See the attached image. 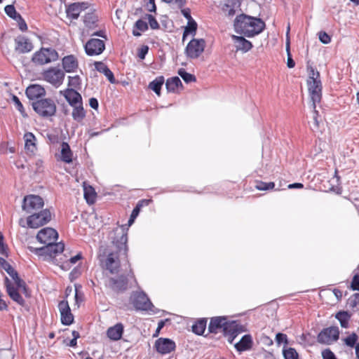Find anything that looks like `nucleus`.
I'll return each mask as SVG.
<instances>
[{
	"mask_svg": "<svg viewBox=\"0 0 359 359\" xmlns=\"http://www.w3.org/2000/svg\"><path fill=\"white\" fill-rule=\"evenodd\" d=\"M265 26V22L262 19L243 13L237 15L233 22L236 32L248 38L262 33Z\"/></svg>",
	"mask_w": 359,
	"mask_h": 359,
	"instance_id": "f257e3e1",
	"label": "nucleus"
},
{
	"mask_svg": "<svg viewBox=\"0 0 359 359\" xmlns=\"http://www.w3.org/2000/svg\"><path fill=\"white\" fill-rule=\"evenodd\" d=\"M208 330L211 333H223L229 336L228 341L232 343L234 338L241 331V326L236 321H229L224 316H217L210 319Z\"/></svg>",
	"mask_w": 359,
	"mask_h": 359,
	"instance_id": "f03ea898",
	"label": "nucleus"
},
{
	"mask_svg": "<svg viewBox=\"0 0 359 359\" xmlns=\"http://www.w3.org/2000/svg\"><path fill=\"white\" fill-rule=\"evenodd\" d=\"M309 78L307 79L308 90L312 101L313 109L316 108V104L319 103L322 97V83L320 79V73L313 67H307Z\"/></svg>",
	"mask_w": 359,
	"mask_h": 359,
	"instance_id": "7ed1b4c3",
	"label": "nucleus"
},
{
	"mask_svg": "<svg viewBox=\"0 0 359 359\" xmlns=\"http://www.w3.org/2000/svg\"><path fill=\"white\" fill-rule=\"evenodd\" d=\"M128 229L123 226L115 228L110 233V238L111 239L112 244L114 248L118 250L121 255L126 256L128 252Z\"/></svg>",
	"mask_w": 359,
	"mask_h": 359,
	"instance_id": "20e7f679",
	"label": "nucleus"
},
{
	"mask_svg": "<svg viewBox=\"0 0 359 359\" xmlns=\"http://www.w3.org/2000/svg\"><path fill=\"white\" fill-rule=\"evenodd\" d=\"M32 106L34 111L43 118L53 116L56 113V104L50 98L35 100L32 102Z\"/></svg>",
	"mask_w": 359,
	"mask_h": 359,
	"instance_id": "39448f33",
	"label": "nucleus"
},
{
	"mask_svg": "<svg viewBox=\"0 0 359 359\" xmlns=\"http://www.w3.org/2000/svg\"><path fill=\"white\" fill-rule=\"evenodd\" d=\"M57 58L58 53L55 49L42 48L34 54L32 60L37 65H45L56 61Z\"/></svg>",
	"mask_w": 359,
	"mask_h": 359,
	"instance_id": "423d86ee",
	"label": "nucleus"
},
{
	"mask_svg": "<svg viewBox=\"0 0 359 359\" xmlns=\"http://www.w3.org/2000/svg\"><path fill=\"white\" fill-rule=\"evenodd\" d=\"M206 43L203 39H191L185 48L184 53L189 59H196L203 53Z\"/></svg>",
	"mask_w": 359,
	"mask_h": 359,
	"instance_id": "0eeeda50",
	"label": "nucleus"
},
{
	"mask_svg": "<svg viewBox=\"0 0 359 359\" xmlns=\"http://www.w3.org/2000/svg\"><path fill=\"white\" fill-rule=\"evenodd\" d=\"M130 302L136 310H151L152 303L143 292H133L130 297Z\"/></svg>",
	"mask_w": 359,
	"mask_h": 359,
	"instance_id": "6e6552de",
	"label": "nucleus"
},
{
	"mask_svg": "<svg viewBox=\"0 0 359 359\" xmlns=\"http://www.w3.org/2000/svg\"><path fill=\"white\" fill-rule=\"evenodd\" d=\"M51 219L49 210L45 209L39 213H34L27 217V225L30 228L36 229L47 224Z\"/></svg>",
	"mask_w": 359,
	"mask_h": 359,
	"instance_id": "1a4fd4ad",
	"label": "nucleus"
},
{
	"mask_svg": "<svg viewBox=\"0 0 359 359\" xmlns=\"http://www.w3.org/2000/svg\"><path fill=\"white\" fill-rule=\"evenodd\" d=\"M126 258H127V255L126 256L121 255L118 252V250L115 248L107 255V257L105 261L106 269L111 273H118V269L120 267L121 259H126Z\"/></svg>",
	"mask_w": 359,
	"mask_h": 359,
	"instance_id": "9d476101",
	"label": "nucleus"
},
{
	"mask_svg": "<svg viewBox=\"0 0 359 359\" xmlns=\"http://www.w3.org/2000/svg\"><path fill=\"white\" fill-rule=\"evenodd\" d=\"M339 337V330L338 327H330L323 329L318 335L317 341L323 344H331L338 340Z\"/></svg>",
	"mask_w": 359,
	"mask_h": 359,
	"instance_id": "9b49d317",
	"label": "nucleus"
},
{
	"mask_svg": "<svg viewBox=\"0 0 359 359\" xmlns=\"http://www.w3.org/2000/svg\"><path fill=\"white\" fill-rule=\"evenodd\" d=\"M65 76L63 70L55 67L49 68L43 73L45 81L55 87H59L62 83Z\"/></svg>",
	"mask_w": 359,
	"mask_h": 359,
	"instance_id": "f8f14e48",
	"label": "nucleus"
},
{
	"mask_svg": "<svg viewBox=\"0 0 359 359\" xmlns=\"http://www.w3.org/2000/svg\"><path fill=\"white\" fill-rule=\"evenodd\" d=\"M43 198L36 195H29L24 198L22 208L27 213L41 209L43 207Z\"/></svg>",
	"mask_w": 359,
	"mask_h": 359,
	"instance_id": "ddd939ff",
	"label": "nucleus"
},
{
	"mask_svg": "<svg viewBox=\"0 0 359 359\" xmlns=\"http://www.w3.org/2000/svg\"><path fill=\"white\" fill-rule=\"evenodd\" d=\"M58 238L57 232L53 228L46 227L41 229L36 235V239L46 245L56 242Z\"/></svg>",
	"mask_w": 359,
	"mask_h": 359,
	"instance_id": "4468645a",
	"label": "nucleus"
},
{
	"mask_svg": "<svg viewBox=\"0 0 359 359\" xmlns=\"http://www.w3.org/2000/svg\"><path fill=\"white\" fill-rule=\"evenodd\" d=\"M105 45L102 40L91 39L85 45V50L88 55H97L104 50Z\"/></svg>",
	"mask_w": 359,
	"mask_h": 359,
	"instance_id": "2eb2a0df",
	"label": "nucleus"
},
{
	"mask_svg": "<svg viewBox=\"0 0 359 359\" xmlns=\"http://www.w3.org/2000/svg\"><path fill=\"white\" fill-rule=\"evenodd\" d=\"M58 309L60 313L61 322L63 325H69L74 322V316L71 312L68 302L62 300L58 304Z\"/></svg>",
	"mask_w": 359,
	"mask_h": 359,
	"instance_id": "dca6fc26",
	"label": "nucleus"
},
{
	"mask_svg": "<svg viewBox=\"0 0 359 359\" xmlns=\"http://www.w3.org/2000/svg\"><path fill=\"white\" fill-rule=\"evenodd\" d=\"M156 351L161 354H167L174 351L175 348V343L166 338H159L155 342Z\"/></svg>",
	"mask_w": 359,
	"mask_h": 359,
	"instance_id": "f3484780",
	"label": "nucleus"
},
{
	"mask_svg": "<svg viewBox=\"0 0 359 359\" xmlns=\"http://www.w3.org/2000/svg\"><path fill=\"white\" fill-rule=\"evenodd\" d=\"M107 285L115 292H123L128 288V279L124 276L110 278L108 280Z\"/></svg>",
	"mask_w": 359,
	"mask_h": 359,
	"instance_id": "a211bd4d",
	"label": "nucleus"
},
{
	"mask_svg": "<svg viewBox=\"0 0 359 359\" xmlns=\"http://www.w3.org/2000/svg\"><path fill=\"white\" fill-rule=\"evenodd\" d=\"M87 8L88 4L86 2L74 3L68 6L66 13L69 18L76 20L79 18L80 13Z\"/></svg>",
	"mask_w": 359,
	"mask_h": 359,
	"instance_id": "6ab92c4d",
	"label": "nucleus"
},
{
	"mask_svg": "<svg viewBox=\"0 0 359 359\" xmlns=\"http://www.w3.org/2000/svg\"><path fill=\"white\" fill-rule=\"evenodd\" d=\"M66 100L71 106L76 105L82 102L81 95L73 88H67L63 91H60Z\"/></svg>",
	"mask_w": 359,
	"mask_h": 359,
	"instance_id": "aec40b11",
	"label": "nucleus"
},
{
	"mask_svg": "<svg viewBox=\"0 0 359 359\" xmlns=\"http://www.w3.org/2000/svg\"><path fill=\"white\" fill-rule=\"evenodd\" d=\"M232 39L234 42L236 51L246 53L252 49V43L245 39L243 36L232 35Z\"/></svg>",
	"mask_w": 359,
	"mask_h": 359,
	"instance_id": "412c9836",
	"label": "nucleus"
},
{
	"mask_svg": "<svg viewBox=\"0 0 359 359\" xmlns=\"http://www.w3.org/2000/svg\"><path fill=\"white\" fill-rule=\"evenodd\" d=\"M62 65L64 70L67 73L74 72L79 67L78 60L73 55L64 57L62 60Z\"/></svg>",
	"mask_w": 359,
	"mask_h": 359,
	"instance_id": "4be33fe9",
	"label": "nucleus"
},
{
	"mask_svg": "<svg viewBox=\"0 0 359 359\" xmlns=\"http://www.w3.org/2000/svg\"><path fill=\"white\" fill-rule=\"evenodd\" d=\"M26 95L29 100H37L46 95L45 89L40 85L33 84L26 89Z\"/></svg>",
	"mask_w": 359,
	"mask_h": 359,
	"instance_id": "5701e85b",
	"label": "nucleus"
},
{
	"mask_svg": "<svg viewBox=\"0 0 359 359\" xmlns=\"http://www.w3.org/2000/svg\"><path fill=\"white\" fill-rule=\"evenodd\" d=\"M15 50L19 53L30 52L33 49V45L29 40L24 36L15 39Z\"/></svg>",
	"mask_w": 359,
	"mask_h": 359,
	"instance_id": "b1692460",
	"label": "nucleus"
},
{
	"mask_svg": "<svg viewBox=\"0 0 359 359\" xmlns=\"http://www.w3.org/2000/svg\"><path fill=\"white\" fill-rule=\"evenodd\" d=\"M65 245L62 243H52L43 248H39V250L41 251L42 253L48 254L50 257L55 256L58 253L63 252Z\"/></svg>",
	"mask_w": 359,
	"mask_h": 359,
	"instance_id": "393cba45",
	"label": "nucleus"
},
{
	"mask_svg": "<svg viewBox=\"0 0 359 359\" xmlns=\"http://www.w3.org/2000/svg\"><path fill=\"white\" fill-rule=\"evenodd\" d=\"M123 330L124 327L123 324L118 323L107 329V335L111 340L118 341L122 337Z\"/></svg>",
	"mask_w": 359,
	"mask_h": 359,
	"instance_id": "a878e982",
	"label": "nucleus"
},
{
	"mask_svg": "<svg viewBox=\"0 0 359 359\" xmlns=\"http://www.w3.org/2000/svg\"><path fill=\"white\" fill-rule=\"evenodd\" d=\"M25 148L27 152L34 154L36 151V139L33 133H26L24 135Z\"/></svg>",
	"mask_w": 359,
	"mask_h": 359,
	"instance_id": "bb28decb",
	"label": "nucleus"
},
{
	"mask_svg": "<svg viewBox=\"0 0 359 359\" xmlns=\"http://www.w3.org/2000/svg\"><path fill=\"white\" fill-rule=\"evenodd\" d=\"M252 344V341L251 336L250 334H245L234 346L238 352H242L250 349Z\"/></svg>",
	"mask_w": 359,
	"mask_h": 359,
	"instance_id": "cd10ccee",
	"label": "nucleus"
},
{
	"mask_svg": "<svg viewBox=\"0 0 359 359\" xmlns=\"http://www.w3.org/2000/svg\"><path fill=\"white\" fill-rule=\"evenodd\" d=\"M95 67L100 73H103L108 79L110 83H114L116 80L112 72L102 62H95Z\"/></svg>",
	"mask_w": 359,
	"mask_h": 359,
	"instance_id": "c85d7f7f",
	"label": "nucleus"
},
{
	"mask_svg": "<svg viewBox=\"0 0 359 359\" xmlns=\"http://www.w3.org/2000/svg\"><path fill=\"white\" fill-rule=\"evenodd\" d=\"M60 159L67 163H69L72 161V152L70 149V147L65 142L61 144Z\"/></svg>",
	"mask_w": 359,
	"mask_h": 359,
	"instance_id": "c756f323",
	"label": "nucleus"
},
{
	"mask_svg": "<svg viewBox=\"0 0 359 359\" xmlns=\"http://www.w3.org/2000/svg\"><path fill=\"white\" fill-rule=\"evenodd\" d=\"M6 290L10 297L17 302L18 304L23 306L25 304V300L21 297L19 291L13 285H7Z\"/></svg>",
	"mask_w": 359,
	"mask_h": 359,
	"instance_id": "7c9ffc66",
	"label": "nucleus"
},
{
	"mask_svg": "<svg viewBox=\"0 0 359 359\" xmlns=\"http://www.w3.org/2000/svg\"><path fill=\"white\" fill-rule=\"evenodd\" d=\"M73 107L72 117L74 121L81 122L86 116V112L83 107V103L81 102L76 105L72 106Z\"/></svg>",
	"mask_w": 359,
	"mask_h": 359,
	"instance_id": "2f4dec72",
	"label": "nucleus"
},
{
	"mask_svg": "<svg viewBox=\"0 0 359 359\" xmlns=\"http://www.w3.org/2000/svg\"><path fill=\"white\" fill-rule=\"evenodd\" d=\"M166 89L168 92H175L179 88L182 87L181 80L177 76L168 79L165 83Z\"/></svg>",
	"mask_w": 359,
	"mask_h": 359,
	"instance_id": "473e14b6",
	"label": "nucleus"
},
{
	"mask_svg": "<svg viewBox=\"0 0 359 359\" xmlns=\"http://www.w3.org/2000/svg\"><path fill=\"white\" fill-rule=\"evenodd\" d=\"M197 27V23L194 20L188 21V25L187 27H185L183 32L182 41H185L186 37L189 34H191V36H194L196 34Z\"/></svg>",
	"mask_w": 359,
	"mask_h": 359,
	"instance_id": "72a5a7b5",
	"label": "nucleus"
},
{
	"mask_svg": "<svg viewBox=\"0 0 359 359\" xmlns=\"http://www.w3.org/2000/svg\"><path fill=\"white\" fill-rule=\"evenodd\" d=\"M83 22L89 29H93L97 27V16L94 13H88L83 18Z\"/></svg>",
	"mask_w": 359,
	"mask_h": 359,
	"instance_id": "f704fd0d",
	"label": "nucleus"
},
{
	"mask_svg": "<svg viewBox=\"0 0 359 359\" xmlns=\"http://www.w3.org/2000/svg\"><path fill=\"white\" fill-rule=\"evenodd\" d=\"M163 83V76H158L149 84V88L159 96L161 95V89Z\"/></svg>",
	"mask_w": 359,
	"mask_h": 359,
	"instance_id": "c9c22d12",
	"label": "nucleus"
},
{
	"mask_svg": "<svg viewBox=\"0 0 359 359\" xmlns=\"http://www.w3.org/2000/svg\"><path fill=\"white\" fill-rule=\"evenodd\" d=\"M207 324V320L205 318L200 319L197 320L193 325H192V331L196 334L201 335L203 334Z\"/></svg>",
	"mask_w": 359,
	"mask_h": 359,
	"instance_id": "e433bc0d",
	"label": "nucleus"
},
{
	"mask_svg": "<svg viewBox=\"0 0 359 359\" xmlns=\"http://www.w3.org/2000/svg\"><path fill=\"white\" fill-rule=\"evenodd\" d=\"M84 198L88 204H93L95 203L96 193L92 187H84Z\"/></svg>",
	"mask_w": 359,
	"mask_h": 359,
	"instance_id": "4c0bfd02",
	"label": "nucleus"
},
{
	"mask_svg": "<svg viewBox=\"0 0 359 359\" xmlns=\"http://www.w3.org/2000/svg\"><path fill=\"white\" fill-rule=\"evenodd\" d=\"M335 317L339 321L342 327L347 328L348 327V321L351 316L348 312L339 311L336 314Z\"/></svg>",
	"mask_w": 359,
	"mask_h": 359,
	"instance_id": "58836bf2",
	"label": "nucleus"
},
{
	"mask_svg": "<svg viewBox=\"0 0 359 359\" xmlns=\"http://www.w3.org/2000/svg\"><path fill=\"white\" fill-rule=\"evenodd\" d=\"M342 341L346 346L350 348H353L354 346L359 341V337L356 333L352 332L346 337L344 338Z\"/></svg>",
	"mask_w": 359,
	"mask_h": 359,
	"instance_id": "ea45409f",
	"label": "nucleus"
},
{
	"mask_svg": "<svg viewBox=\"0 0 359 359\" xmlns=\"http://www.w3.org/2000/svg\"><path fill=\"white\" fill-rule=\"evenodd\" d=\"M0 264L12 278H17V271L4 258L0 257Z\"/></svg>",
	"mask_w": 359,
	"mask_h": 359,
	"instance_id": "a19ab883",
	"label": "nucleus"
},
{
	"mask_svg": "<svg viewBox=\"0 0 359 359\" xmlns=\"http://www.w3.org/2000/svg\"><path fill=\"white\" fill-rule=\"evenodd\" d=\"M147 23L142 20H138L135 24V28L133 30V34L135 36H139L141 35V34L137 30L140 32H144L147 30Z\"/></svg>",
	"mask_w": 359,
	"mask_h": 359,
	"instance_id": "79ce46f5",
	"label": "nucleus"
},
{
	"mask_svg": "<svg viewBox=\"0 0 359 359\" xmlns=\"http://www.w3.org/2000/svg\"><path fill=\"white\" fill-rule=\"evenodd\" d=\"M284 359H299V355L294 348L284 347L283 349Z\"/></svg>",
	"mask_w": 359,
	"mask_h": 359,
	"instance_id": "37998d69",
	"label": "nucleus"
},
{
	"mask_svg": "<svg viewBox=\"0 0 359 359\" xmlns=\"http://www.w3.org/2000/svg\"><path fill=\"white\" fill-rule=\"evenodd\" d=\"M178 74L186 83H191L196 81L195 76L187 72L183 68H181L178 70Z\"/></svg>",
	"mask_w": 359,
	"mask_h": 359,
	"instance_id": "c03bdc74",
	"label": "nucleus"
},
{
	"mask_svg": "<svg viewBox=\"0 0 359 359\" xmlns=\"http://www.w3.org/2000/svg\"><path fill=\"white\" fill-rule=\"evenodd\" d=\"M6 13L11 18L18 20L21 19V15L15 11V7L13 5H8L5 7Z\"/></svg>",
	"mask_w": 359,
	"mask_h": 359,
	"instance_id": "a18cd8bd",
	"label": "nucleus"
},
{
	"mask_svg": "<svg viewBox=\"0 0 359 359\" xmlns=\"http://www.w3.org/2000/svg\"><path fill=\"white\" fill-rule=\"evenodd\" d=\"M274 187L275 184L273 182H264L262 181L257 182L255 184L256 189L262 191L273 189Z\"/></svg>",
	"mask_w": 359,
	"mask_h": 359,
	"instance_id": "49530a36",
	"label": "nucleus"
},
{
	"mask_svg": "<svg viewBox=\"0 0 359 359\" xmlns=\"http://www.w3.org/2000/svg\"><path fill=\"white\" fill-rule=\"evenodd\" d=\"M348 304L352 309L357 308L359 306V293H355L349 299Z\"/></svg>",
	"mask_w": 359,
	"mask_h": 359,
	"instance_id": "de8ad7c7",
	"label": "nucleus"
},
{
	"mask_svg": "<svg viewBox=\"0 0 359 359\" xmlns=\"http://www.w3.org/2000/svg\"><path fill=\"white\" fill-rule=\"evenodd\" d=\"M68 86L72 88H79L81 85V78L76 75L74 76H69Z\"/></svg>",
	"mask_w": 359,
	"mask_h": 359,
	"instance_id": "09e8293b",
	"label": "nucleus"
},
{
	"mask_svg": "<svg viewBox=\"0 0 359 359\" xmlns=\"http://www.w3.org/2000/svg\"><path fill=\"white\" fill-rule=\"evenodd\" d=\"M81 253H79L77 254L76 255L71 257L68 262H65L63 264V265L62 266V269H69V264H76L79 260H80L81 259Z\"/></svg>",
	"mask_w": 359,
	"mask_h": 359,
	"instance_id": "8fccbe9b",
	"label": "nucleus"
},
{
	"mask_svg": "<svg viewBox=\"0 0 359 359\" xmlns=\"http://www.w3.org/2000/svg\"><path fill=\"white\" fill-rule=\"evenodd\" d=\"M318 111L315 109H313V123L311 126V129L315 131L318 130L319 128V121H318Z\"/></svg>",
	"mask_w": 359,
	"mask_h": 359,
	"instance_id": "3c124183",
	"label": "nucleus"
},
{
	"mask_svg": "<svg viewBox=\"0 0 359 359\" xmlns=\"http://www.w3.org/2000/svg\"><path fill=\"white\" fill-rule=\"evenodd\" d=\"M140 209H141V203H137L130 215V217L128 220L129 225H131L133 223L134 219L138 215V214L140 211Z\"/></svg>",
	"mask_w": 359,
	"mask_h": 359,
	"instance_id": "603ef678",
	"label": "nucleus"
},
{
	"mask_svg": "<svg viewBox=\"0 0 359 359\" xmlns=\"http://www.w3.org/2000/svg\"><path fill=\"white\" fill-rule=\"evenodd\" d=\"M276 342L278 345H280L281 343H284L285 345L288 344L287 335L280 332L277 333L276 335Z\"/></svg>",
	"mask_w": 359,
	"mask_h": 359,
	"instance_id": "864d4df0",
	"label": "nucleus"
},
{
	"mask_svg": "<svg viewBox=\"0 0 359 359\" xmlns=\"http://www.w3.org/2000/svg\"><path fill=\"white\" fill-rule=\"evenodd\" d=\"M147 18L149 21V26L151 29H157L159 28V24L153 15L147 14Z\"/></svg>",
	"mask_w": 359,
	"mask_h": 359,
	"instance_id": "5fc2aeb1",
	"label": "nucleus"
},
{
	"mask_svg": "<svg viewBox=\"0 0 359 359\" xmlns=\"http://www.w3.org/2000/svg\"><path fill=\"white\" fill-rule=\"evenodd\" d=\"M286 50L287 52V65L289 68H293L295 65L294 61L292 60L290 53V41L287 40V44H286Z\"/></svg>",
	"mask_w": 359,
	"mask_h": 359,
	"instance_id": "6e6d98bb",
	"label": "nucleus"
},
{
	"mask_svg": "<svg viewBox=\"0 0 359 359\" xmlns=\"http://www.w3.org/2000/svg\"><path fill=\"white\" fill-rule=\"evenodd\" d=\"M0 254L8 257V247L4 244V236L1 233H0Z\"/></svg>",
	"mask_w": 359,
	"mask_h": 359,
	"instance_id": "4d7b16f0",
	"label": "nucleus"
},
{
	"mask_svg": "<svg viewBox=\"0 0 359 359\" xmlns=\"http://www.w3.org/2000/svg\"><path fill=\"white\" fill-rule=\"evenodd\" d=\"M222 11L225 13V15L228 16H233L235 15L236 13L234 8L228 4H224L223 6Z\"/></svg>",
	"mask_w": 359,
	"mask_h": 359,
	"instance_id": "13d9d810",
	"label": "nucleus"
},
{
	"mask_svg": "<svg viewBox=\"0 0 359 359\" xmlns=\"http://www.w3.org/2000/svg\"><path fill=\"white\" fill-rule=\"evenodd\" d=\"M319 40L324 44H328L331 41L330 36L325 32L318 33Z\"/></svg>",
	"mask_w": 359,
	"mask_h": 359,
	"instance_id": "bf43d9fd",
	"label": "nucleus"
},
{
	"mask_svg": "<svg viewBox=\"0 0 359 359\" xmlns=\"http://www.w3.org/2000/svg\"><path fill=\"white\" fill-rule=\"evenodd\" d=\"M13 101L17 108V109L22 114L24 115V113H25V109H24V107H23V105L21 103V102L20 101L19 98L15 96V95H13Z\"/></svg>",
	"mask_w": 359,
	"mask_h": 359,
	"instance_id": "052dcab7",
	"label": "nucleus"
},
{
	"mask_svg": "<svg viewBox=\"0 0 359 359\" xmlns=\"http://www.w3.org/2000/svg\"><path fill=\"white\" fill-rule=\"evenodd\" d=\"M351 287L353 290H359V275H354L352 281Z\"/></svg>",
	"mask_w": 359,
	"mask_h": 359,
	"instance_id": "680f3d73",
	"label": "nucleus"
},
{
	"mask_svg": "<svg viewBox=\"0 0 359 359\" xmlns=\"http://www.w3.org/2000/svg\"><path fill=\"white\" fill-rule=\"evenodd\" d=\"M323 359H337L334 354L330 350L325 349L322 352Z\"/></svg>",
	"mask_w": 359,
	"mask_h": 359,
	"instance_id": "e2e57ef3",
	"label": "nucleus"
},
{
	"mask_svg": "<svg viewBox=\"0 0 359 359\" xmlns=\"http://www.w3.org/2000/svg\"><path fill=\"white\" fill-rule=\"evenodd\" d=\"M149 48L147 46H142L138 51V57L143 60L145 58L147 53H148Z\"/></svg>",
	"mask_w": 359,
	"mask_h": 359,
	"instance_id": "0e129e2a",
	"label": "nucleus"
},
{
	"mask_svg": "<svg viewBox=\"0 0 359 359\" xmlns=\"http://www.w3.org/2000/svg\"><path fill=\"white\" fill-rule=\"evenodd\" d=\"M13 279L15 281V285H17L16 289L18 290H20L21 287H22L23 286H25L26 285L25 281L19 278L18 274H17V278H13Z\"/></svg>",
	"mask_w": 359,
	"mask_h": 359,
	"instance_id": "69168bd1",
	"label": "nucleus"
},
{
	"mask_svg": "<svg viewBox=\"0 0 359 359\" xmlns=\"http://www.w3.org/2000/svg\"><path fill=\"white\" fill-rule=\"evenodd\" d=\"M147 9L150 12H156V7L154 0H149L148 4H147Z\"/></svg>",
	"mask_w": 359,
	"mask_h": 359,
	"instance_id": "338daca9",
	"label": "nucleus"
},
{
	"mask_svg": "<svg viewBox=\"0 0 359 359\" xmlns=\"http://www.w3.org/2000/svg\"><path fill=\"white\" fill-rule=\"evenodd\" d=\"M182 15H184V17L185 18H187L188 20V21H191V20H194L192 18V17L191 16V12H190V9L189 8H185V9H182L181 11Z\"/></svg>",
	"mask_w": 359,
	"mask_h": 359,
	"instance_id": "774afa93",
	"label": "nucleus"
}]
</instances>
